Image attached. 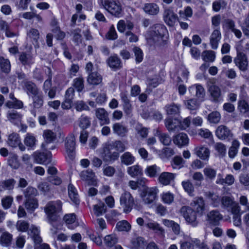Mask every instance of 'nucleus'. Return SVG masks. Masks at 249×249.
<instances>
[{
  "mask_svg": "<svg viewBox=\"0 0 249 249\" xmlns=\"http://www.w3.org/2000/svg\"><path fill=\"white\" fill-rule=\"evenodd\" d=\"M95 114L97 118L100 121L101 125L109 124L110 120L107 112L103 108H99L96 109Z\"/></svg>",
  "mask_w": 249,
  "mask_h": 249,
  "instance_id": "22",
  "label": "nucleus"
},
{
  "mask_svg": "<svg viewBox=\"0 0 249 249\" xmlns=\"http://www.w3.org/2000/svg\"><path fill=\"white\" fill-rule=\"evenodd\" d=\"M13 236L8 232H3L0 237V244L3 247L9 246L12 240Z\"/></svg>",
  "mask_w": 249,
  "mask_h": 249,
  "instance_id": "35",
  "label": "nucleus"
},
{
  "mask_svg": "<svg viewBox=\"0 0 249 249\" xmlns=\"http://www.w3.org/2000/svg\"><path fill=\"white\" fill-rule=\"evenodd\" d=\"M154 135L159 138L160 142L164 145H169L171 143V138L169 135L161 132L158 129H156Z\"/></svg>",
  "mask_w": 249,
  "mask_h": 249,
  "instance_id": "31",
  "label": "nucleus"
},
{
  "mask_svg": "<svg viewBox=\"0 0 249 249\" xmlns=\"http://www.w3.org/2000/svg\"><path fill=\"white\" fill-rule=\"evenodd\" d=\"M208 86L213 100L215 102H219L221 96L220 88L215 84L213 80H211L208 82Z\"/></svg>",
  "mask_w": 249,
  "mask_h": 249,
  "instance_id": "14",
  "label": "nucleus"
},
{
  "mask_svg": "<svg viewBox=\"0 0 249 249\" xmlns=\"http://www.w3.org/2000/svg\"><path fill=\"white\" fill-rule=\"evenodd\" d=\"M34 158L35 161L39 164H48L51 162L52 154L49 152L47 153L35 152L34 153Z\"/></svg>",
  "mask_w": 249,
  "mask_h": 249,
  "instance_id": "15",
  "label": "nucleus"
},
{
  "mask_svg": "<svg viewBox=\"0 0 249 249\" xmlns=\"http://www.w3.org/2000/svg\"><path fill=\"white\" fill-rule=\"evenodd\" d=\"M145 226L149 229L154 231L161 235L164 234V230L157 222L152 220L145 223Z\"/></svg>",
  "mask_w": 249,
  "mask_h": 249,
  "instance_id": "26",
  "label": "nucleus"
},
{
  "mask_svg": "<svg viewBox=\"0 0 249 249\" xmlns=\"http://www.w3.org/2000/svg\"><path fill=\"white\" fill-rule=\"evenodd\" d=\"M163 19L168 26L174 27L178 20V16L172 10L167 8L164 10Z\"/></svg>",
  "mask_w": 249,
  "mask_h": 249,
  "instance_id": "12",
  "label": "nucleus"
},
{
  "mask_svg": "<svg viewBox=\"0 0 249 249\" xmlns=\"http://www.w3.org/2000/svg\"><path fill=\"white\" fill-rule=\"evenodd\" d=\"M112 148H114L116 151L123 152L125 150L124 144L121 141H116L114 142L109 143Z\"/></svg>",
  "mask_w": 249,
  "mask_h": 249,
  "instance_id": "64",
  "label": "nucleus"
},
{
  "mask_svg": "<svg viewBox=\"0 0 249 249\" xmlns=\"http://www.w3.org/2000/svg\"><path fill=\"white\" fill-rule=\"evenodd\" d=\"M17 230L21 232L27 231L29 228V224L24 220H18L16 225Z\"/></svg>",
  "mask_w": 249,
  "mask_h": 249,
  "instance_id": "62",
  "label": "nucleus"
},
{
  "mask_svg": "<svg viewBox=\"0 0 249 249\" xmlns=\"http://www.w3.org/2000/svg\"><path fill=\"white\" fill-rule=\"evenodd\" d=\"M120 203L123 208L124 212L128 213L132 209L134 204V200L131 194L129 192L125 191L121 195Z\"/></svg>",
  "mask_w": 249,
  "mask_h": 249,
  "instance_id": "7",
  "label": "nucleus"
},
{
  "mask_svg": "<svg viewBox=\"0 0 249 249\" xmlns=\"http://www.w3.org/2000/svg\"><path fill=\"white\" fill-rule=\"evenodd\" d=\"M173 142L175 144L181 147L188 144L189 138L185 133H180L174 137Z\"/></svg>",
  "mask_w": 249,
  "mask_h": 249,
  "instance_id": "27",
  "label": "nucleus"
},
{
  "mask_svg": "<svg viewBox=\"0 0 249 249\" xmlns=\"http://www.w3.org/2000/svg\"><path fill=\"white\" fill-rule=\"evenodd\" d=\"M112 147L109 143H106L100 152V156L104 161H114L119 156V153L116 152H111Z\"/></svg>",
  "mask_w": 249,
  "mask_h": 249,
  "instance_id": "9",
  "label": "nucleus"
},
{
  "mask_svg": "<svg viewBox=\"0 0 249 249\" xmlns=\"http://www.w3.org/2000/svg\"><path fill=\"white\" fill-rule=\"evenodd\" d=\"M165 109L168 114L175 115L179 113L180 106L173 103L166 105L165 107Z\"/></svg>",
  "mask_w": 249,
  "mask_h": 249,
  "instance_id": "46",
  "label": "nucleus"
},
{
  "mask_svg": "<svg viewBox=\"0 0 249 249\" xmlns=\"http://www.w3.org/2000/svg\"><path fill=\"white\" fill-rule=\"evenodd\" d=\"M195 153L200 159L208 160L210 157V151L208 147L200 145L195 148Z\"/></svg>",
  "mask_w": 249,
  "mask_h": 249,
  "instance_id": "19",
  "label": "nucleus"
},
{
  "mask_svg": "<svg viewBox=\"0 0 249 249\" xmlns=\"http://www.w3.org/2000/svg\"><path fill=\"white\" fill-rule=\"evenodd\" d=\"M202 59L206 62H213L215 59V53L211 50L204 51L202 53Z\"/></svg>",
  "mask_w": 249,
  "mask_h": 249,
  "instance_id": "41",
  "label": "nucleus"
},
{
  "mask_svg": "<svg viewBox=\"0 0 249 249\" xmlns=\"http://www.w3.org/2000/svg\"><path fill=\"white\" fill-rule=\"evenodd\" d=\"M100 4L108 13L116 17H119L122 13V6L118 0H100Z\"/></svg>",
  "mask_w": 249,
  "mask_h": 249,
  "instance_id": "3",
  "label": "nucleus"
},
{
  "mask_svg": "<svg viewBox=\"0 0 249 249\" xmlns=\"http://www.w3.org/2000/svg\"><path fill=\"white\" fill-rule=\"evenodd\" d=\"M36 137L32 134L27 133L24 138V143L28 147L33 148L36 145Z\"/></svg>",
  "mask_w": 249,
  "mask_h": 249,
  "instance_id": "47",
  "label": "nucleus"
},
{
  "mask_svg": "<svg viewBox=\"0 0 249 249\" xmlns=\"http://www.w3.org/2000/svg\"><path fill=\"white\" fill-rule=\"evenodd\" d=\"M189 91L198 99H202L205 95V91L204 88L199 84H195L190 87Z\"/></svg>",
  "mask_w": 249,
  "mask_h": 249,
  "instance_id": "18",
  "label": "nucleus"
},
{
  "mask_svg": "<svg viewBox=\"0 0 249 249\" xmlns=\"http://www.w3.org/2000/svg\"><path fill=\"white\" fill-rule=\"evenodd\" d=\"M176 176V175L175 174L164 172L160 175L158 180L163 185H168L174 181Z\"/></svg>",
  "mask_w": 249,
  "mask_h": 249,
  "instance_id": "17",
  "label": "nucleus"
},
{
  "mask_svg": "<svg viewBox=\"0 0 249 249\" xmlns=\"http://www.w3.org/2000/svg\"><path fill=\"white\" fill-rule=\"evenodd\" d=\"M25 207L30 213H33L38 207V201L37 198H32L26 199L24 202Z\"/></svg>",
  "mask_w": 249,
  "mask_h": 249,
  "instance_id": "29",
  "label": "nucleus"
},
{
  "mask_svg": "<svg viewBox=\"0 0 249 249\" xmlns=\"http://www.w3.org/2000/svg\"><path fill=\"white\" fill-rule=\"evenodd\" d=\"M160 171V168L155 164L147 166L145 170V174L151 178L156 177Z\"/></svg>",
  "mask_w": 249,
  "mask_h": 249,
  "instance_id": "50",
  "label": "nucleus"
},
{
  "mask_svg": "<svg viewBox=\"0 0 249 249\" xmlns=\"http://www.w3.org/2000/svg\"><path fill=\"white\" fill-rule=\"evenodd\" d=\"M180 213L186 221L192 227H196L198 225L197 214L190 206H184L180 209Z\"/></svg>",
  "mask_w": 249,
  "mask_h": 249,
  "instance_id": "5",
  "label": "nucleus"
},
{
  "mask_svg": "<svg viewBox=\"0 0 249 249\" xmlns=\"http://www.w3.org/2000/svg\"><path fill=\"white\" fill-rule=\"evenodd\" d=\"M8 165L13 169H18L20 165L18 160V156L14 154L10 156L8 159Z\"/></svg>",
  "mask_w": 249,
  "mask_h": 249,
  "instance_id": "44",
  "label": "nucleus"
},
{
  "mask_svg": "<svg viewBox=\"0 0 249 249\" xmlns=\"http://www.w3.org/2000/svg\"><path fill=\"white\" fill-rule=\"evenodd\" d=\"M204 196L214 206H216L219 202V196L213 192L207 191L204 193Z\"/></svg>",
  "mask_w": 249,
  "mask_h": 249,
  "instance_id": "39",
  "label": "nucleus"
},
{
  "mask_svg": "<svg viewBox=\"0 0 249 249\" xmlns=\"http://www.w3.org/2000/svg\"><path fill=\"white\" fill-rule=\"evenodd\" d=\"M107 211V207L104 202L99 201L93 206V211L94 215L100 216L104 214Z\"/></svg>",
  "mask_w": 249,
  "mask_h": 249,
  "instance_id": "33",
  "label": "nucleus"
},
{
  "mask_svg": "<svg viewBox=\"0 0 249 249\" xmlns=\"http://www.w3.org/2000/svg\"><path fill=\"white\" fill-rule=\"evenodd\" d=\"M127 172L132 177L141 175L142 174V169L138 165H135L128 167Z\"/></svg>",
  "mask_w": 249,
  "mask_h": 249,
  "instance_id": "45",
  "label": "nucleus"
},
{
  "mask_svg": "<svg viewBox=\"0 0 249 249\" xmlns=\"http://www.w3.org/2000/svg\"><path fill=\"white\" fill-rule=\"evenodd\" d=\"M242 41L238 42L236 46L237 55L234 58V63L240 71L241 75L244 78H249V76L247 73L249 62L247 55L242 52Z\"/></svg>",
  "mask_w": 249,
  "mask_h": 249,
  "instance_id": "1",
  "label": "nucleus"
},
{
  "mask_svg": "<svg viewBox=\"0 0 249 249\" xmlns=\"http://www.w3.org/2000/svg\"><path fill=\"white\" fill-rule=\"evenodd\" d=\"M116 228L119 231H128L131 230V226L127 221L123 220L117 223Z\"/></svg>",
  "mask_w": 249,
  "mask_h": 249,
  "instance_id": "49",
  "label": "nucleus"
},
{
  "mask_svg": "<svg viewBox=\"0 0 249 249\" xmlns=\"http://www.w3.org/2000/svg\"><path fill=\"white\" fill-rule=\"evenodd\" d=\"M84 80L82 77L75 78L73 81V86L78 92L81 91L84 88Z\"/></svg>",
  "mask_w": 249,
  "mask_h": 249,
  "instance_id": "60",
  "label": "nucleus"
},
{
  "mask_svg": "<svg viewBox=\"0 0 249 249\" xmlns=\"http://www.w3.org/2000/svg\"><path fill=\"white\" fill-rule=\"evenodd\" d=\"M203 173L207 179L213 180L216 175V171L211 167H207L203 169Z\"/></svg>",
  "mask_w": 249,
  "mask_h": 249,
  "instance_id": "53",
  "label": "nucleus"
},
{
  "mask_svg": "<svg viewBox=\"0 0 249 249\" xmlns=\"http://www.w3.org/2000/svg\"><path fill=\"white\" fill-rule=\"evenodd\" d=\"M222 215L216 210L210 212L207 214L208 220L213 225L218 224L219 221L222 219Z\"/></svg>",
  "mask_w": 249,
  "mask_h": 249,
  "instance_id": "30",
  "label": "nucleus"
},
{
  "mask_svg": "<svg viewBox=\"0 0 249 249\" xmlns=\"http://www.w3.org/2000/svg\"><path fill=\"white\" fill-rule=\"evenodd\" d=\"M27 36L29 38L32 39L35 43L37 44L40 36L39 33L37 29L35 28L30 29L27 32Z\"/></svg>",
  "mask_w": 249,
  "mask_h": 249,
  "instance_id": "51",
  "label": "nucleus"
},
{
  "mask_svg": "<svg viewBox=\"0 0 249 249\" xmlns=\"http://www.w3.org/2000/svg\"><path fill=\"white\" fill-rule=\"evenodd\" d=\"M38 195L37 189L32 186L28 187L24 191V195L26 199L35 198Z\"/></svg>",
  "mask_w": 249,
  "mask_h": 249,
  "instance_id": "52",
  "label": "nucleus"
},
{
  "mask_svg": "<svg viewBox=\"0 0 249 249\" xmlns=\"http://www.w3.org/2000/svg\"><path fill=\"white\" fill-rule=\"evenodd\" d=\"M238 108L241 113L249 116V105L245 100H241L238 101Z\"/></svg>",
  "mask_w": 249,
  "mask_h": 249,
  "instance_id": "54",
  "label": "nucleus"
},
{
  "mask_svg": "<svg viewBox=\"0 0 249 249\" xmlns=\"http://www.w3.org/2000/svg\"><path fill=\"white\" fill-rule=\"evenodd\" d=\"M183 103L186 107L192 111L196 110L200 106V103L196 99L193 98L185 100Z\"/></svg>",
  "mask_w": 249,
  "mask_h": 249,
  "instance_id": "34",
  "label": "nucleus"
},
{
  "mask_svg": "<svg viewBox=\"0 0 249 249\" xmlns=\"http://www.w3.org/2000/svg\"><path fill=\"white\" fill-rule=\"evenodd\" d=\"M143 9L146 14L152 16L157 15L160 12L159 6L154 3L145 4Z\"/></svg>",
  "mask_w": 249,
  "mask_h": 249,
  "instance_id": "28",
  "label": "nucleus"
},
{
  "mask_svg": "<svg viewBox=\"0 0 249 249\" xmlns=\"http://www.w3.org/2000/svg\"><path fill=\"white\" fill-rule=\"evenodd\" d=\"M19 59L21 63L24 65H31L34 62L33 56L29 53H22L20 55Z\"/></svg>",
  "mask_w": 249,
  "mask_h": 249,
  "instance_id": "42",
  "label": "nucleus"
},
{
  "mask_svg": "<svg viewBox=\"0 0 249 249\" xmlns=\"http://www.w3.org/2000/svg\"><path fill=\"white\" fill-rule=\"evenodd\" d=\"M68 193L70 199L76 204L79 203L78 193L75 187L71 184L68 187Z\"/></svg>",
  "mask_w": 249,
  "mask_h": 249,
  "instance_id": "37",
  "label": "nucleus"
},
{
  "mask_svg": "<svg viewBox=\"0 0 249 249\" xmlns=\"http://www.w3.org/2000/svg\"><path fill=\"white\" fill-rule=\"evenodd\" d=\"M7 117L11 123L18 124L21 123L22 116L16 111H9L7 112Z\"/></svg>",
  "mask_w": 249,
  "mask_h": 249,
  "instance_id": "32",
  "label": "nucleus"
},
{
  "mask_svg": "<svg viewBox=\"0 0 249 249\" xmlns=\"http://www.w3.org/2000/svg\"><path fill=\"white\" fill-rule=\"evenodd\" d=\"M107 63L113 70L119 69L122 67L121 60L117 55L110 56L107 60Z\"/></svg>",
  "mask_w": 249,
  "mask_h": 249,
  "instance_id": "24",
  "label": "nucleus"
},
{
  "mask_svg": "<svg viewBox=\"0 0 249 249\" xmlns=\"http://www.w3.org/2000/svg\"><path fill=\"white\" fill-rule=\"evenodd\" d=\"M178 120H173L170 118L167 119L165 120V125L167 129L169 131H175L176 129L178 126Z\"/></svg>",
  "mask_w": 249,
  "mask_h": 249,
  "instance_id": "55",
  "label": "nucleus"
},
{
  "mask_svg": "<svg viewBox=\"0 0 249 249\" xmlns=\"http://www.w3.org/2000/svg\"><path fill=\"white\" fill-rule=\"evenodd\" d=\"M33 107L34 108H39L43 104V97L41 94L38 93L33 96Z\"/></svg>",
  "mask_w": 249,
  "mask_h": 249,
  "instance_id": "59",
  "label": "nucleus"
},
{
  "mask_svg": "<svg viewBox=\"0 0 249 249\" xmlns=\"http://www.w3.org/2000/svg\"><path fill=\"white\" fill-rule=\"evenodd\" d=\"M80 177L82 180L89 183L95 177V174L91 170H87L82 171Z\"/></svg>",
  "mask_w": 249,
  "mask_h": 249,
  "instance_id": "38",
  "label": "nucleus"
},
{
  "mask_svg": "<svg viewBox=\"0 0 249 249\" xmlns=\"http://www.w3.org/2000/svg\"><path fill=\"white\" fill-rule=\"evenodd\" d=\"M75 139L73 134L69 135L65 140V146L66 152L71 160H73L75 156Z\"/></svg>",
  "mask_w": 249,
  "mask_h": 249,
  "instance_id": "11",
  "label": "nucleus"
},
{
  "mask_svg": "<svg viewBox=\"0 0 249 249\" xmlns=\"http://www.w3.org/2000/svg\"><path fill=\"white\" fill-rule=\"evenodd\" d=\"M112 130L114 134L120 137H125L128 132L127 127L120 123H115L112 125Z\"/></svg>",
  "mask_w": 249,
  "mask_h": 249,
  "instance_id": "20",
  "label": "nucleus"
},
{
  "mask_svg": "<svg viewBox=\"0 0 249 249\" xmlns=\"http://www.w3.org/2000/svg\"><path fill=\"white\" fill-rule=\"evenodd\" d=\"M23 84L24 89L28 95H32L33 96L39 93V89L33 82L24 81Z\"/></svg>",
  "mask_w": 249,
  "mask_h": 249,
  "instance_id": "21",
  "label": "nucleus"
},
{
  "mask_svg": "<svg viewBox=\"0 0 249 249\" xmlns=\"http://www.w3.org/2000/svg\"><path fill=\"white\" fill-rule=\"evenodd\" d=\"M150 36L155 41L160 42L164 40V38L168 33L166 27L163 24H157L150 28Z\"/></svg>",
  "mask_w": 249,
  "mask_h": 249,
  "instance_id": "4",
  "label": "nucleus"
},
{
  "mask_svg": "<svg viewBox=\"0 0 249 249\" xmlns=\"http://www.w3.org/2000/svg\"><path fill=\"white\" fill-rule=\"evenodd\" d=\"M62 203L60 200L50 201L47 203L44 210L49 222L57 220V213L62 211Z\"/></svg>",
  "mask_w": 249,
  "mask_h": 249,
  "instance_id": "2",
  "label": "nucleus"
},
{
  "mask_svg": "<svg viewBox=\"0 0 249 249\" xmlns=\"http://www.w3.org/2000/svg\"><path fill=\"white\" fill-rule=\"evenodd\" d=\"M181 185L185 192L190 196H194L195 188L193 183L189 180L183 181Z\"/></svg>",
  "mask_w": 249,
  "mask_h": 249,
  "instance_id": "40",
  "label": "nucleus"
},
{
  "mask_svg": "<svg viewBox=\"0 0 249 249\" xmlns=\"http://www.w3.org/2000/svg\"><path fill=\"white\" fill-rule=\"evenodd\" d=\"M161 199L164 203L169 205L174 202V195L170 192L163 193L161 195Z\"/></svg>",
  "mask_w": 249,
  "mask_h": 249,
  "instance_id": "56",
  "label": "nucleus"
},
{
  "mask_svg": "<svg viewBox=\"0 0 249 249\" xmlns=\"http://www.w3.org/2000/svg\"><path fill=\"white\" fill-rule=\"evenodd\" d=\"M134 27L133 22L129 20H120L117 24V29L121 33H124L127 31L132 30Z\"/></svg>",
  "mask_w": 249,
  "mask_h": 249,
  "instance_id": "16",
  "label": "nucleus"
},
{
  "mask_svg": "<svg viewBox=\"0 0 249 249\" xmlns=\"http://www.w3.org/2000/svg\"><path fill=\"white\" fill-rule=\"evenodd\" d=\"M117 237L114 234L107 235L104 239L106 245L109 247L113 246L117 242Z\"/></svg>",
  "mask_w": 249,
  "mask_h": 249,
  "instance_id": "63",
  "label": "nucleus"
},
{
  "mask_svg": "<svg viewBox=\"0 0 249 249\" xmlns=\"http://www.w3.org/2000/svg\"><path fill=\"white\" fill-rule=\"evenodd\" d=\"M215 135L221 140L230 139L233 137L231 130L224 125H220L217 127L215 131Z\"/></svg>",
  "mask_w": 249,
  "mask_h": 249,
  "instance_id": "13",
  "label": "nucleus"
},
{
  "mask_svg": "<svg viewBox=\"0 0 249 249\" xmlns=\"http://www.w3.org/2000/svg\"><path fill=\"white\" fill-rule=\"evenodd\" d=\"M102 76L97 72L89 73L87 78V82L90 85H99L102 83Z\"/></svg>",
  "mask_w": 249,
  "mask_h": 249,
  "instance_id": "25",
  "label": "nucleus"
},
{
  "mask_svg": "<svg viewBox=\"0 0 249 249\" xmlns=\"http://www.w3.org/2000/svg\"><path fill=\"white\" fill-rule=\"evenodd\" d=\"M207 119L210 123L217 124L221 119V115L218 111H213L208 115Z\"/></svg>",
  "mask_w": 249,
  "mask_h": 249,
  "instance_id": "58",
  "label": "nucleus"
},
{
  "mask_svg": "<svg viewBox=\"0 0 249 249\" xmlns=\"http://www.w3.org/2000/svg\"><path fill=\"white\" fill-rule=\"evenodd\" d=\"M222 206L231 213H239L241 209L238 203L234 201L232 197L229 196H224L221 198Z\"/></svg>",
  "mask_w": 249,
  "mask_h": 249,
  "instance_id": "8",
  "label": "nucleus"
},
{
  "mask_svg": "<svg viewBox=\"0 0 249 249\" xmlns=\"http://www.w3.org/2000/svg\"><path fill=\"white\" fill-rule=\"evenodd\" d=\"M135 160V158L129 152L124 153L121 156V162L126 165L133 164Z\"/></svg>",
  "mask_w": 249,
  "mask_h": 249,
  "instance_id": "36",
  "label": "nucleus"
},
{
  "mask_svg": "<svg viewBox=\"0 0 249 249\" xmlns=\"http://www.w3.org/2000/svg\"><path fill=\"white\" fill-rule=\"evenodd\" d=\"M159 189L157 187L145 188L141 193V197L144 203L149 204L153 203L157 198Z\"/></svg>",
  "mask_w": 249,
  "mask_h": 249,
  "instance_id": "6",
  "label": "nucleus"
},
{
  "mask_svg": "<svg viewBox=\"0 0 249 249\" xmlns=\"http://www.w3.org/2000/svg\"><path fill=\"white\" fill-rule=\"evenodd\" d=\"M221 38V34L219 29L213 31L210 37V42L211 47L213 49L218 48L219 42Z\"/></svg>",
  "mask_w": 249,
  "mask_h": 249,
  "instance_id": "23",
  "label": "nucleus"
},
{
  "mask_svg": "<svg viewBox=\"0 0 249 249\" xmlns=\"http://www.w3.org/2000/svg\"><path fill=\"white\" fill-rule=\"evenodd\" d=\"M0 65L2 71L5 73H8L11 69L10 63L8 59L0 57Z\"/></svg>",
  "mask_w": 249,
  "mask_h": 249,
  "instance_id": "57",
  "label": "nucleus"
},
{
  "mask_svg": "<svg viewBox=\"0 0 249 249\" xmlns=\"http://www.w3.org/2000/svg\"><path fill=\"white\" fill-rule=\"evenodd\" d=\"M20 141L19 135L16 133H12L9 136L7 142L9 146L16 147L20 144Z\"/></svg>",
  "mask_w": 249,
  "mask_h": 249,
  "instance_id": "43",
  "label": "nucleus"
},
{
  "mask_svg": "<svg viewBox=\"0 0 249 249\" xmlns=\"http://www.w3.org/2000/svg\"><path fill=\"white\" fill-rule=\"evenodd\" d=\"M190 207L196 212L198 216H201L204 214L206 204L202 196L195 197L191 202Z\"/></svg>",
  "mask_w": 249,
  "mask_h": 249,
  "instance_id": "10",
  "label": "nucleus"
},
{
  "mask_svg": "<svg viewBox=\"0 0 249 249\" xmlns=\"http://www.w3.org/2000/svg\"><path fill=\"white\" fill-rule=\"evenodd\" d=\"M43 137L45 142L48 143L52 142L55 140L56 135L53 131L46 130L43 132Z\"/></svg>",
  "mask_w": 249,
  "mask_h": 249,
  "instance_id": "61",
  "label": "nucleus"
},
{
  "mask_svg": "<svg viewBox=\"0 0 249 249\" xmlns=\"http://www.w3.org/2000/svg\"><path fill=\"white\" fill-rule=\"evenodd\" d=\"M240 146V142L237 140H234L232 145L229 150V156L231 158H233L238 153V149Z\"/></svg>",
  "mask_w": 249,
  "mask_h": 249,
  "instance_id": "48",
  "label": "nucleus"
}]
</instances>
